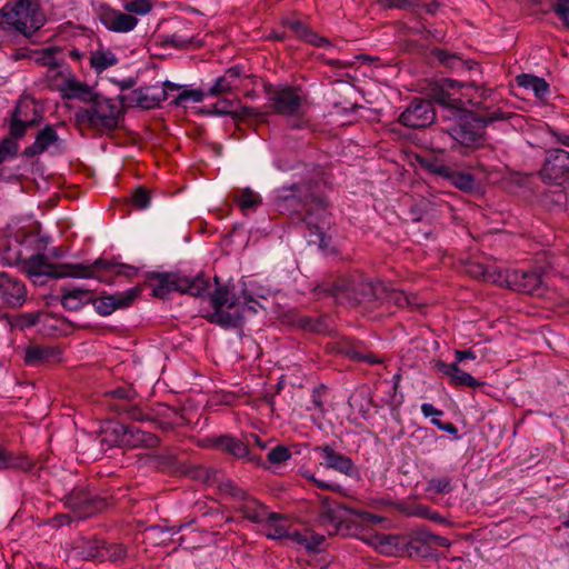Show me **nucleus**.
<instances>
[{
  "instance_id": "6",
  "label": "nucleus",
  "mask_w": 569,
  "mask_h": 569,
  "mask_svg": "<svg viewBox=\"0 0 569 569\" xmlns=\"http://www.w3.org/2000/svg\"><path fill=\"white\" fill-rule=\"evenodd\" d=\"M63 503L76 519H87L113 505L108 496H100L88 488L76 487L63 498Z\"/></svg>"
},
{
  "instance_id": "46",
  "label": "nucleus",
  "mask_w": 569,
  "mask_h": 569,
  "mask_svg": "<svg viewBox=\"0 0 569 569\" xmlns=\"http://www.w3.org/2000/svg\"><path fill=\"white\" fill-rule=\"evenodd\" d=\"M107 262L110 264V267L106 269V271H103L104 278L109 279V281H103V283L107 284H112L114 277L122 276L128 279H132L139 272V269L137 267L119 262L116 257L107 259Z\"/></svg>"
},
{
  "instance_id": "58",
  "label": "nucleus",
  "mask_w": 569,
  "mask_h": 569,
  "mask_svg": "<svg viewBox=\"0 0 569 569\" xmlns=\"http://www.w3.org/2000/svg\"><path fill=\"white\" fill-rule=\"evenodd\" d=\"M292 457L291 450L284 445H278L272 448L267 455V465H281L290 460Z\"/></svg>"
},
{
  "instance_id": "54",
  "label": "nucleus",
  "mask_w": 569,
  "mask_h": 569,
  "mask_svg": "<svg viewBox=\"0 0 569 569\" xmlns=\"http://www.w3.org/2000/svg\"><path fill=\"white\" fill-rule=\"evenodd\" d=\"M21 138H14L8 132V136L0 141V166L8 159H13L18 156L19 143Z\"/></svg>"
},
{
  "instance_id": "16",
  "label": "nucleus",
  "mask_w": 569,
  "mask_h": 569,
  "mask_svg": "<svg viewBox=\"0 0 569 569\" xmlns=\"http://www.w3.org/2000/svg\"><path fill=\"white\" fill-rule=\"evenodd\" d=\"M110 264L106 258H98L92 263H59L57 279L60 278H79V279H97L100 282L109 281L104 278L103 271L108 269Z\"/></svg>"
},
{
  "instance_id": "14",
  "label": "nucleus",
  "mask_w": 569,
  "mask_h": 569,
  "mask_svg": "<svg viewBox=\"0 0 569 569\" xmlns=\"http://www.w3.org/2000/svg\"><path fill=\"white\" fill-rule=\"evenodd\" d=\"M502 286L527 295L540 296L543 291L541 274L535 270H506L502 272Z\"/></svg>"
},
{
  "instance_id": "55",
  "label": "nucleus",
  "mask_w": 569,
  "mask_h": 569,
  "mask_svg": "<svg viewBox=\"0 0 569 569\" xmlns=\"http://www.w3.org/2000/svg\"><path fill=\"white\" fill-rule=\"evenodd\" d=\"M164 43L169 44L176 49H189V48L199 49V48L203 47L202 40H199L194 37L186 38L178 33H173V34L167 37L164 40Z\"/></svg>"
},
{
  "instance_id": "4",
  "label": "nucleus",
  "mask_w": 569,
  "mask_h": 569,
  "mask_svg": "<svg viewBox=\"0 0 569 569\" xmlns=\"http://www.w3.org/2000/svg\"><path fill=\"white\" fill-rule=\"evenodd\" d=\"M123 117L122 108L100 93V98L94 99L88 108L80 107L74 112V123L77 127L87 128L103 136L114 132Z\"/></svg>"
},
{
  "instance_id": "30",
  "label": "nucleus",
  "mask_w": 569,
  "mask_h": 569,
  "mask_svg": "<svg viewBox=\"0 0 569 569\" xmlns=\"http://www.w3.org/2000/svg\"><path fill=\"white\" fill-rule=\"evenodd\" d=\"M60 142L59 134L52 124H47L40 131H38L34 142L24 148L22 156L26 158H33L48 150L50 146Z\"/></svg>"
},
{
  "instance_id": "17",
  "label": "nucleus",
  "mask_w": 569,
  "mask_h": 569,
  "mask_svg": "<svg viewBox=\"0 0 569 569\" xmlns=\"http://www.w3.org/2000/svg\"><path fill=\"white\" fill-rule=\"evenodd\" d=\"M106 397L112 399L108 407L118 415H124L127 418L137 421H143L146 415L140 408L130 401L136 397V391L130 387H118L106 393Z\"/></svg>"
},
{
  "instance_id": "62",
  "label": "nucleus",
  "mask_w": 569,
  "mask_h": 569,
  "mask_svg": "<svg viewBox=\"0 0 569 569\" xmlns=\"http://www.w3.org/2000/svg\"><path fill=\"white\" fill-rule=\"evenodd\" d=\"M451 479L449 477L431 478L428 481L427 491L436 495H445L452 491Z\"/></svg>"
},
{
  "instance_id": "13",
  "label": "nucleus",
  "mask_w": 569,
  "mask_h": 569,
  "mask_svg": "<svg viewBox=\"0 0 569 569\" xmlns=\"http://www.w3.org/2000/svg\"><path fill=\"white\" fill-rule=\"evenodd\" d=\"M264 90L270 96L271 108L274 113L295 117L300 112L302 99L295 87L274 88L272 84H266Z\"/></svg>"
},
{
  "instance_id": "59",
  "label": "nucleus",
  "mask_w": 569,
  "mask_h": 569,
  "mask_svg": "<svg viewBox=\"0 0 569 569\" xmlns=\"http://www.w3.org/2000/svg\"><path fill=\"white\" fill-rule=\"evenodd\" d=\"M40 321V312L20 313L12 318L11 326L19 330L34 327Z\"/></svg>"
},
{
  "instance_id": "21",
  "label": "nucleus",
  "mask_w": 569,
  "mask_h": 569,
  "mask_svg": "<svg viewBox=\"0 0 569 569\" xmlns=\"http://www.w3.org/2000/svg\"><path fill=\"white\" fill-rule=\"evenodd\" d=\"M151 87H140L133 89L130 94H120L118 97L122 108L138 107L142 110L154 109L160 103L167 100L166 91H159L157 93L150 92Z\"/></svg>"
},
{
  "instance_id": "10",
  "label": "nucleus",
  "mask_w": 569,
  "mask_h": 569,
  "mask_svg": "<svg viewBox=\"0 0 569 569\" xmlns=\"http://www.w3.org/2000/svg\"><path fill=\"white\" fill-rule=\"evenodd\" d=\"M538 176L546 184L562 186L569 180V152L561 148L547 149Z\"/></svg>"
},
{
  "instance_id": "47",
  "label": "nucleus",
  "mask_w": 569,
  "mask_h": 569,
  "mask_svg": "<svg viewBox=\"0 0 569 569\" xmlns=\"http://www.w3.org/2000/svg\"><path fill=\"white\" fill-rule=\"evenodd\" d=\"M101 539H82L74 547L77 557L84 561H98Z\"/></svg>"
},
{
  "instance_id": "24",
  "label": "nucleus",
  "mask_w": 569,
  "mask_h": 569,
  "mask_svg": "<svg viewBox=\"0 0 569 569\" xmlns=\"http://www.w3.org/2000/svg\"><path fill=\"white\" fill-rule=\"evenodd\" d=\"M327 210L328 207H325L321 212H318L315 208L308 209L306 214L298 220V222L303 223L309 231V233L306 234L309 243L318 244L319 247L327 246L323 227Z\"/></svg>"
},
{
  "instance_id": "29",
  "label": "nucleus",
  "mask_w": 569,
  "mask_h": 569,
  "mask_svg": "<svg viewBox=\"0 0 569 569\" xmlns=\"http://www.w3.org/2000/svg\"><path fill=\"white\" fill-rule=\"evenodd\" d=\"M435 367L438 371L447 376L450 383L455 387H470L475 389L486 385L483 381L475 379L470 373L460 369L457 362L446 363L442 360H438L436 361Z\"/></svg>"
},
{
  "instance_id": "1",
  "label": "nucleus",
  "mask_w": 569,
  "mask_h": 569,
  "mask_svg": "<svg viewBox=\"0 0 569 569\" xmlns=\"http://www.w3.org/2000/svg\"><path fill=\"white\" fill-rule=\"evenodd\" d=\"M303 168L308 177L279 189L274 199L277 210L281 214L288 213L298 220L308 209L315 208L321 212L329 206L325 196L326 180L322 168L317 163L303 164Z\"/></svg>"
},
{
  "instance_id": "40",
  "label": "nucleus",
  "mask_w": 569,
  "mask_h": 569,
  "mask_svg": "<svg viewBox=\"0 0 569 569\" xmlns=\"http://www.w3.org/2000/svg\"><path fill=\"white\" fill-rule=\"evenodd\" d=\"M296 325L308 332L327 335L331 329V318L327 315L318 317L298 316Z\"/></svg>"
},
{
  "instance_id": "5",
  "label": "nucleus",
  "mask_w": 569,
  "mask_h": 569,
  "mask_svg": "<svg viewBox=\"0 0 569 569\" xmlns=\"http://www.w3.org/2000/svg\"><path fill=\"white\" fill-rule=\"evenodd\" d=\"M147 279L156 282L152 296L159 299H166L172 291L203 297L210 287L209 280L202 273L191 278L180 272L151 271L147 273Z\"/></svg>"
},
{
  "instance_id": "56",
  "label": "nucleus",
  "mask_w": 569,
  "mask_h": 569,
  "mask_svg": "<svg viewBox=\"0 0 569 569\" xmlns=\"http://www.w3.org/2000/svg\"><path fill=\"white\" fill-rule=\"evenodd\" d=\"M236 202L242 210H248L259 207L262 200L258 193H256L251 188L247 187L236 198Z\"/></svg>"
},
{
  "instance_id": "64",
  "label": "nucleus",
  "mask_w": 569,
  "mask_h": 569,
  "mask_svg": "<svg viewBox=\"0 0 569 569\" xmlns=\"http://www.w3.org/2000/svg\"><path fill=\"white\" fill-rule=\"evenodd\" d=\"M61 50L59 47H48L41 51V56L37 59L41 66L49 67L50 69H58L60 62L57 60L56 54Z\"/></svg>"
},
{
  "instance_id": "28",
  "label": "nucleus",
  "mask_w": 569,
  "mask_h": 569,
  "mask_svg": "<svg viewBox=\"0 0 569 569\" xmlns=\"http://www.w3.org/2000/svg\"><path fill=\"white\" fill-rule=\"evenodd\" d=\"M59 91L63 99H76L84 103H91L94 99L100 98V92L94 91L86 82H81L74 77L66 79Z\"/></svg>"
},
{
  "instance_id": "31",
  "label": "nucleus",
  "mask_w": 569,
  "mask_h": 569,
  "mask_svg": "<svg viewBox=\"0 0 569 569\" xmlns=\"http://www.w3.org/2000/svg\"><path fill=\"white\" fill-rule=\"evenodd\" d=\"M128 425L119 421H107L100 431V443L108 449L126 447Z\"/></svg>"
},
{
  "instance_id": "45",
  "label": "nucleus",
  "mask_w": 569,
  "mask_h": 569,
  "mask_svg": "<svg viewBox=\"0 0 569 569\" xmlns=\"http://www.w3.org/2000/svg\"><path fill=\"white\" fill-rule=\"evenodd\" d=\"M217 288L210 293V302L212 308L227 307L233 309L238 306V298L232 293L228 286H221L219 277L214 276Z\"/></svg>"
},
{
  "instance_id": "27",
  "label": "nucleus",
  "mask_w": 569,
  "mask_h": 569,
  "mask_svg": "<svg viewBox=\"0 0 569 569\" xmlns=\"http://www.w3.org/2000/svg\"><path fill=\"white\" fill-rule=\"evenodd\" d=\"M22 268L28 277L37 282L40 277L57 279L59 264L51 263L43 253H36L23 260Z\"/></svg>"
},
{
  "instance_id": "44",
  "label": "nucleus",
  "mask_w": 569,
  "mask_h": 569,
  "mask_svg": "<svg viewBox=\"0 0 569 569\" xmlns=\"http://www.w3.org/2000/svg\"><path fill=\"white\" fill-rule=\"evenodd\" d=\"M128 556L127 548L122 543L108 542L101 539L99 562L110 561L112 563H122Z\"/></svg>"
},
{
  "instance_id": "35",
  "label": "nucleus",
  "mask_w": 569,
  "mask_h": 569,
  "mask_svg": "<svg viewBox=\"0 0 569 569\" xmlns=\"http://www.w3.org/2000/svg\"><path fill=\"white\" fill-rule=\"evenodd\" d=\"M33 460L28 456L13 452L0 443V471L7 469L29 471L33 468Z\"/></svg>"
},
{
  "instance_id": "22",
  "label": "nucleus",
  "mask_w": 569,
  "mask_h": 569,
  "mask_svg": "<svg viewBox=\"0 0 569 569\" xmlns=\"http://www.w3.org/2000/svg\"><path fill=\"white\" fill-rule=\"evenodd\" d=\"M333 350L337 355L343 356L352 361L367 362L370 365L378 363L376 356L368 351L362 341L342 337L333 345Z\"/></svg>"
},
{
  "instance_id": "26",
  "label": "nucleus",
  "mask_w": 569,
  "mask_h": 569,
  "mask_svg": "<svg viewBox=\"0 0 569 569\" xmlns=\"http://www.w3.org/2000/svg\"><path fill=\"white\" fill-rule=\"evenodd\" d=\"M320 520L323 525L332 526V531L329 535L339 533L342 531L346 519L342 516V511L351 512L352 510L347 508L345 505L339 503L328 496L321 497Z\"/></svg>"
},
{
  "instance_id": "15",
  "label": "nucleus",
  "mask_w": 569,
  "mask_h": 569,
  "mask_svg": "<svg viewBox=\"0 0 569 569\" xmlns=\"http://www.w3.org/2000/svg\"><path fill=\"white\" fill-rule=\"evenodd\" d=\"M142 288L141 286H134L127 291L116 292L112 295H102L100 297H94V292L92 293L91 303L94 306L96 311L102 316H110L118 309H124L134 302V300L141 295Z\"/></svg>"
},
{
  "instance_id": "61",
  "label": "nucleus",
  "mask_w": 569,
  "mask_h": 569,
  "mask_svg": "<svg viewBox=\"0 0 569 569\" xmlns=\"http://www.w3.org/2000/svg\"><path fill=\"white\" fill-rule=\"evenodd\" d=\"M151 202L150 191L144 186H138L132 190L131 204L139 210L146 209Z\"/></svg>"
},
{
  "instance_id": "41",
  "label": "nucleus",
  "mask_w": 569,
  "mask_h": 569,
  "mask_svg": "<svg viewBox=\"0 0 569 569\" xmlns=\"http://www.w3.org/2000/svg\"><path fill=\"white\" fill-rule=\"evenodd\" d=\"M516 82L519 87L530 89L535 92L536 97L540 100H547L550 93L549 83L540 77L521 73L516 77Z\"/></svg>"
},
{
  "instance_id": "63",
  "label": "nucleus",
  "mask_w": 569,
  "mask_h": 569,
  "mask_svg": "<svg viewBox=\"0 0 569 569\" xmlns=\"http://www.w3.org/2000/svg\"><path fill=\"white\" fill-rule=\"evenodd\" d=\"M399 49L401 52L419 56H427L428 52V47L415 39H402L399 42Z\"/></svg>"
},
{
  "instance_id": "51",
  "label": "nucleus",
  "mask_w": 569,
  "mask_h": 569,
  "mask_svg": "<svg viewBox=\"0 0 569 569\" xmlns=\"http://www.w3.org/2000/svg\"><path fill=\"white\" fill-rule=\"evenodd\" d=\"M118 58L110 50H96L91 53L90 66L97 73H101L109 67L116 66Z\"/></svg>"
},
{
  "instance_id": "20",
  "label": "nucleus",
  "mask_w": 569,
  "mask_h": 569,
  "mask_svg": "<svg viewBox=\"0 0 569 569\" xmlns=\"http://www.w3.org/2000/svg\"><path fill=\"white\" fill-rule=\"evenodd\" d=\"M315 451L321 455L322 461L320 465L326 469H333L347 477H355L358 475V468L353 463L352 459L336 451L332 446H318L315 448Z\"/></svg>"
},
{
  "instance_id": "9",
  "label": "nucleus",
  "mask_w": 569,
  "mask_h": 569,
  "mask_svg": "<svg viewBox=\"0 0 569 569\" xmlns=\"http://www.w3.org/2000/svg\"><path fill=\"white\" fill-rule=\"evenodd\" d=\"M203 445L224 455L232 456L238 460L252 463L264 470L270 468V466L262 460L261 456L254 455L251 451L249 448L250 441L248 437L243 440L232 435L209 436L203 439Z\"/></svg>"
},
{
  "instance_id": "52",
  "label": "nucleus",
  "mask_w": 569,
  "mask_h": 569,
  "mask_svg": "<svg viewBox=\"0 0 569 569\" xmlns=\"http://www.w3.org/2000/svg\"><path fill=\"white\" fill-rule=\"evenodd\" d=\"M433 549L408 535L406 553L410 558L426 559L433 556Z\"/></svg>"
},
{
  "instance_id": "25",
  "label": "nucleus",
  "mask_w": 569,
  "mask_h": 569,
  "mask_svg": "<svg viewBox=\"0 0 569 569\" xmlns=\"http://www.w3.org/2000/svg\"><path fill=\"white\" fill-rule=\"evenodd\" d=\"M281 23L283 27L290 29L296 38L302 42L318 48L331 46L328 38L320 36L302 20L287 17L281 20Z\"/></svg>"
},
{
  "instance_id": "39",
  "label": "nucleus",
  "mask_w": 569,
  "mask_h": 569,
  "mask_svg": "<svg viewBox=\"0 0 569 569\" xmlns=\"http://www.w3.org/2000/svg\"><path fill=\"white\" fill-rule=\"evenodd\" d=\"M468 273L477 279L486 282L498 283L502 286V272L496 266H488L479 262H470L467 268Z\"/></svg>"
},
{
  "instance_id": "34",
  "label": "nucleus",
  "mask_w": 569,
  "mask_h": 569,
  "mask_svg": "<svg viewBox=\"0 0 569 569\" xmlns=\"http://www.w3.org/2000/svg\"><path fill=\"white\" fill-rule=\"evenodd\" d=\"M346 283L347 276L329 277L313 288V293L318 299L327 297H332L337 300L345 299Z\"/></svg>"
},
{
  "instance_id": "49",
  "label": "nucleus",
  "mask_w": 569,
  "mask_h": 569,
  "mask_svg": "<svg viewBox=\"0 0 569 569\" xmlns=\"http://www.w3.org/2000/svg\"><path fill=\"white\" fill-rule=\"evenodd\" d=\"M429 57L436 60L440 66L449 69L462 68L463 64V60L457 53L442 48H432L429 52Z\"/></svg>"
},
{
  "instance_id": "8",
  "label": "nucleus",
  "mask_w": 569,
  "mask_h": 569,
  "mask_svg": "<svg viewBox=\"0 0 569 569\" xmlns=\"http://www.w3.org/2000/svg\"><path fill=\"white\" fill-rule=\"evenodd\" d=\"M43 120V110L32 97H22L9 112L8 130L14 138H23L29 128L39 126Z\"/></svg>"
},
{
  "instance_id": "33",
  "label": "nucleus",
  "mask_w": 569,
  "mask_h": 569,
  "mask_svg": "<svg viewBox=\"0 0 569 569\" xmlns=\"http://www.w3.org/2000/svg\"><path fill=\"white\" fill-rule=\"evenodd\" d=\"M93 291L82 288H61L60 302L66 310L78 311L91 303Z\"/></svg>"
},
{
  "instance_id": "38",
  "label": "nucleus",
  "mask_w": 569,
  "mask_h": 569,
  "mask_svg": "<svg viewBox=\"0 0 569 569\" xmlns=\"http://www.w3.org/2000/svg\"><path fill=\"white\" fill-rule=\"evenodd\" d=\"M209 323L218 325L223 329L240 328L243 323V316L241 312H228L223 307L213 308V312L204 316Z\"/></svg>"
},
{
  "instance_id": "36",
  "label": "nucleus",
  "mask_w": 569,
  "mask_h": 569,
  "mask_svg": "<svg viewBox=\"0 0 569 569\" xmlns=\"http://www.w3.org/2000/svg\"><path fill=\"white\" fill-rule=\"evenodd\" d=\"M160 443L157 435L128 426L126 448H156Z\"/></svg>"
},
{
  "instance_id": "53",
  "label": "nucleus",
  "mask_w": 569,
  "mask_h": 569,
  "mask_svg": "<svg viewBox=\"0 0 569 569\" xmlns=\"http://www.w3.org/2000/svg\"><path fill=\"white\" fill-rule=\"evenodd\" d=\"M400 510L406 512L409 516L428 519L436 523H441V525L449 523V521L443 516H441L438 511L433 510L431 507H429L427 505H417L410 511H407L403 508H401Z\"/></svg>"
},
{
  "instance_id": "50",
  "label": "nucleus",
  "mask_w": 569,
  "mask_h": 569,
  "mask_svg": "<svg viewBox=\"0 0 569 569\" xmlns=\"http://www.w3.org/2000/svg\"><path fill=\"white\" fill-rule=\"evenodd\" d=\"M284 519V517L278 512H269L266 517L264 521L268 527L267 538L272 540H280L282 538H286V536H289L288 527L278 523V521Z\"/></svg>"
},
{
  "instance_id": "7",
  "label": "nucleus",
  "mask_w": 569,
  "mask_h": 569,
  "mask_svg": "<svg viewBox=\"0 0 569 569\" xmlns=\"http://www.w3.org/2000/svg\"><path fill=\"white\" fill-rule=\"evenodd\" d=\"M467 88L466 82H460L450 78H440L429 82L426 88L427 100L431 104H438L449 110L453 116L465 109L461 89Z\"/></svg>"
},
{
  "instance_id": "12",
  "label": "nucleus",
  "mask_w": 569,
  "mask_h": 569,
  "mask_svg": "<svg viewBox=\"0 0 569 569\" xmlns=\"http://www.w3.org/2000/svg\"><path fill=\"white\" fill-rule=\"evenodd\" d=\"M436 120V110L431 101L413 98L398 118V122L407 128L422 129L431 126Z\"/></svg>"
},
{
  "instance_id": "19",
  "label": "nucleus",
  "mask_w": 569,
  "mask_h": 569,
  "mask_svg": "<svg viewBox=\"0 0 569 569\" xmlns=\"http://www.w3.org/2000/svg\"><path fill=\"white\" fill-rule=\"evenodd\" d=\"M27 300L26 284L14 276L2 271L0 276V301L8 308H20Z\"/></svg>"
},
{
  "instance_id": "11",
  "label": "nucleus",
  "mask_w": 569,
  "mask_h": 569,
  "mask_svg": "<svg viewBox=\"0 0 569 569\" xmlns=\"http://www.w3.org/2000/svg\"><path fill=\"white\" fill-rule=\"evenodd\" d=\"M418 161L426 171L439 176L450 184L466 193H475L478 190L476 178L472 173L456 170L441 163L438 159L418 158Z\"/></svg>"
},
{
  "instance_id": "23",
  "label": "nucleus",
  "mask_w": 569,
  "mask_h": 569,
  "mask_svg": "<svg viewBox=\"0 0 569 569\" xmlns=\"http://www.w3.org/2000/svg\"><path fill=\"white\" fill-rule=\"evenodd\" d=\"M99 20L108 30L119 33L131 31L138 23L134 16L104 4L100 8Z\"/></svg>"
},
{
  "instance_id": "60",
  "label": "nucleus",
  "mask_w": 569,
  "mask_h": 569,
  "mask_svg": "<svg viewBox=\"0 0 569 569\" xmlns=\"http://www.w3.org/2000/svg\"><path fill=\"white\" fill-rule=\"evenodd\" d=\"M20 247L21 242H19L18 240H16L14 243H7V246L3 249V260H6L8 264L13 266L21 263L23 266L24 259H22V251Z\"/></svg>"
},
{
  "instance_id": "18",
  "label": "nucleus",
  "mask_w": 569,
  "mask_h": 569,
  "mask_svg": "<svg viewBox=\"0 0 569 569\" xmlns=\"http://www.w3.org/2000/svg\"><path fill=\"white\" fill-rule=\"evenodd\" d=\"M346 284L345 299L352 306L373 302L382 298L380 296L381 286H376L361 277H347Z\"/></svg>"
},
{
  "instance_id": "42",
  "label": "nucleus",
  "mask_w": 569,
  "mask_h": 569,
  "mask_svg": "<svg viewBox=\"0 0 569 569\" xmlns=\"http://www.w3.org/2000/svg\"><path fill=\"white\" fill-rule=\"evenodd\" d=\"M381 292H385V297H382L381 299H386L387 302L395 305L399 308H409L413 310L422 306L416 293H407L402 290L397 289L387 290L382 287L380 289V293Z\"/></svg>"
},
{
  "instance_id": "57",
  "label": "nucleus",
  "mask_w": 569,
  "mask_h": 569,
  "mask_svg": "<svg viewBox=\"0 0 569 569\" xmlns=\"http://www.w3.org/2000/svg\"><path fill=\"white\" fill-rule=\"evenodd\" d=\"M153 462L156 468L162 472H174L180 466L178 458L172 453L156 455Z\"/></svg>"
},
{
  "instance_id": "2",
  "label": "nucleus",
  "mask_w": 569,
  "mask_h": 569,
  "mask_svg": "<svg viewBox=\"0 0 569 569\" xmlns=\"http://www.w3.org/2000/svg\"><path fill=\"white\" fill-rule=\"evenodd\" d=\"M455 117L456 121L446 129V132L452 140L451 150L461 156H469L485 146L486 128L489 124L510 118L501 109H496L486 116L465 109Z\"/></svg>"
},
{
  "instance_id": "43",
  "label": "nucleus",
  "mask_w": 569,
  "mask_h": 569,
  "mask_svg": "<svg viewBox=\"0 0 569 569\" xmlns=\"http://www.w3.org/2000/svg\"><path fill=\"white\" fill-rule=\"evenodd\" d=\"M237 511L240 512L244 519L253 523L263 522L268 516L266 506L251 496L239 505Z\"/></svg>"
},
{
  "instance_id": "32",
  "label": "nucleus",
  "mask_w": 569,
  "mask_h": 569,
  "mask_svg": "<svg viewBox=\"0 0 569 569\" xmlns=\"http://www.w3.org/2000/svg\"><path fill=\"white\" fill-rule=\"evenodd\" d=\"M60 355L58 347L33 345L26 348L23 360L28 366H41L59 360Z\"/></svg>"
},
{
  "instance_id": "37",
  "label": "nucleus",
  "mask_w": 569,
  "mask_h": 569,
  "mask_svg": "<svg viewBox=\"0 0 569 569\" xmlns=\"http://www.w3.org/2000/svg\"><path fill=\"white\" fill-rule=\"evenodd\" d=\"M376 539L381 552L389 556H405L408 535L380 533L376 536Z\"/></svg>"
},
{
  "instance_id": "3",
  "label": "nucleus",
  "mask_w": 569,
  "mask_h": 569,
  "mask_svg": "<svg viewBox=\"0 0 569 569\" xmlns=\"http://www.w3.org/2000/svg\"><path fill=\"white\" fill-rule=\"evenodd\" d=\"M44 23L46 16L36 0L8 1L0 9V29L3 31H17L30 38Z\"/></svg>"
},
{
  "instance_id": "48",
  "label": "nucleus",
  "mask_w": 569,
  "mask_h": 569,
  "mask_svg": "<svg viewBox=\"0 0 569 569\" xmlns=\"http://www.w3.org/2000/svg\"><path fill=\"white\" fill-rule=\"evenodd\" d=\"M537 3L545 4L541 9L543 13L553 12L562 22V26L569 30V0H535Z\"/></svg>"
}]
</instances>
